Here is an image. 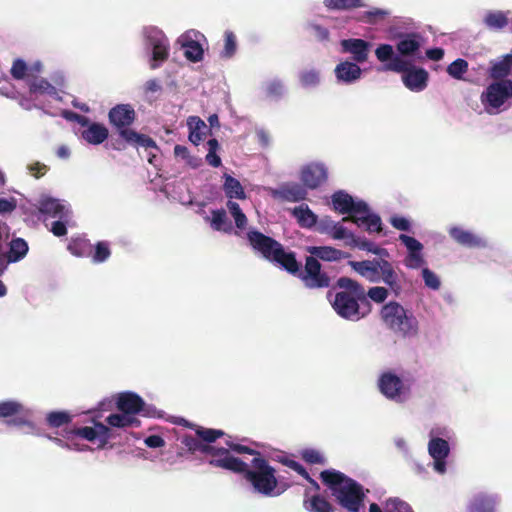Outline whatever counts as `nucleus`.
Returning <instances> with one entry per match:
<instances>
[{"instance_id": "nucleus-1", "label": "nucleus", "mask_w": 512, "mask_h": 512, "mask_svg": "<svg viewBox=\"0 0 512 512\" xmlns=\"http://www.w3.org/2000/svg\"><path fill=\"white\" fill-rule=\"evenodd\" d=\"M226 445L230 450L238 454L254 456L250 465L238 458L242 465L239 470H231V472L242 474L243 478L252 486L256 493L273 497L279 496L286 490L287 486L280 484L275 468L269 464L259 451L231 441H227Z\"/></svg>"}, {"instance_id": "nucleus-2", "label": "nucleus", "mask_w": 512, "mask_h": 512, "mask_svg": "<svg viewBox=\"0 0 512 512\" xmlns=\"http://www.w3.org/2000/svg\"><path fill=\"white\" fill-rule=\"evenodd\" d=\"M336 292L331 301L332 308L341 318L358 321L365 318L372 310V305L366 299L365 288L359 282L343 276L338 278Z\"/></svg>"}, {"instance_id": "nucleus-3", "label": "nucleus", "mask_w": 512, "mask_h": 512, "mask_svg": "<svg viewBox=\"0 0 512 512\" xmlns=\"http://www.w3.org/2000/svg\"><path fill=\"white\" fill-rule=\"evenodd\" d=\"M320 479L330 489L337 503L348 512H360L364 507L363 486L335 469L324 470Z\"/></svg>"}, {"instance_id": "nucleus-4", "label": "nucleus", "mask_w": 512, "mask_h": 512, "mask_svg": "<svg viewBox=\"0 0 512 512\" xmlns=\"http://www.w3.org/2000/svg\"><path fill=\"white\" fill-rule=\"evenodd\" d=\"M331 200L335 211L347 214L342 218V222H352L358 227L364 226L369 233L382 231L380 216L372 213L365 201H354L350 194L342 190L335 192L331 196Z\"/></svg>"}, {"instance_id": "nucleus-5", "label": "nucleus", "mask_w": 512, "mask_h": 512, "mask_svg": "<svg viewBox=\"0 0 512 512\" xmlns=\"http://www.w3.org/2000/svg\"><path fill=\"white\" fill-rule=\"evenodd\" d=\"M137 114L130 104H117L108 113L109 123L115 128L120 138L135 148H157L156 142L148 135L131 129Z\"/></svg>"}, {"instance_id": "nucleus-6", "label": "nucleus", "mask_w": 512, "mask_h": 512, "mask_svg": "<svg viewBox=\"0 0 512 512\" xmlns=\"http://www.w3.org/2000/svg\"><path fill=\"white\" fill-rule=\"evenodd\" d=\"M250 246L269 262L277 264L287 272L297 271L296 254L286 251L284 246L274 238L257 230L247 233Z\"/></svg>"}, {"instance_id": "nucleus-7", "label": "nucleus", "mask_w": 512, "mask_h": 512, "mask_svg": "<svg viewBox=\"0 0 512 512\" xmlns=\"http://www.w3.org/2000/svg\"><path fill=\"white\" fill-rule=\"evenodd\" d=\"M380 317L383 323L398 336L413 337L418 333L416 317L396 301H390L383 305Z\"/></svg>"}, {"instance_id": "nucleus-8", "label": "nucleus", "mask_w": 512, "mask_h": 512, "mask_svg": "<svg viewBox=\"0 0 512 512\" xmlns=\"http://www.w3.org/2000/svg\"><path fill=\"white\" fill-rule=\"evenodd\" d=\"M297 271L289 272L293 276H297L304 286L308 289H325L331 285V277L327 272L322 270L320 261L312 256L305 257L304 268L299 261L296 260Z\"/></svg>"}, {"instance_id": "nucleus-9", "label": "nucleus", "mask_w": 512, "mask_h": 512, "mask_svg": "<svg viewBox=\"0 0 512 512\" xmlns=\"http://www.w3.org/2000/svg\"><path fill=\"white\" fill-rule=\"evenodd\" d=\"M198 452L211 456L209 465L225 470H239L242 465L237 457H234L230 450L224 447L217 448L211 443L201 442Z\"/></svg>"}, {"instance_id": "nucleus-10", "label": "nucleus", "mask_w": 512, "mask_h": 512, "mask_svg": "<svg viewBox=\"0 0 512 512\" xmlns=\"http://www.w3.org/2000/svg\"><path fill=\"white\" fill-rule=\"evenodd\" d=\"M27 417L28 411L20 402L14 400L0 402V418H10L7 421L9 425L33 428L32 422Z\"/></svg>"}, {"instance_id": "nucleus-11", "label": "nucleus", "mask_w": 512, "mask_h": 512, "mask_svg": "<svg viewBox=\"0 0 512 512\" xmlns=\"http://www.w3.org/2000/svg\"><path fill=\"white\" fill-rule=\"evenodd\" d=\"M381 393L388 399L400 401L409 388L403 383V380L392 372H385L381 375L378 382Z\"/></svg>"}, {"instance_id": "nucleus-12", "label": "nucleus", "mask_w": 512, "mask_h": 512, "mask_svg": "<svg viewBox=\"0 0 512 512\" xmlns=\"http://www.w3.org/2000/svg\"><path fill=\"white\" fill-rule=\"evenodd\" d=\"M480 99L488 112H490V108L499 109L508 99L504 80L495 81L488 85L486 90L482 92Z\"/></svg>"}, {"instance_id": "nucleus-13", "label": "nucleus", "mask_w": 512, "mask_h": 512, "mask_svg": "<svg viewBox=\"0 0 512 512\" xmlns=\"http://www.w3.org/2000/svg\"><path fill=\"white\" fill-rule=\"evenodd\" d=\"M74 437H81L90 442L99 439L100 446L103 447L110 438V429L103 423H96L94 427L85 426L66 432L67 439H73Z\"/></svg>"}, {"instance_id": "nucleus-14", "label": "nucleus", "mask_w": 512, "mask_h": 512, "mask_svg": "<svg viewBox=\"0 0 512 512\" xmlns=\"http://www.w3.org/2000/svg\"><path fill=\"white\" fill-rule=\"evenodd\" d=\"M301 181L309 189H316L328 178L327 169L323 164L310 163L301 170Z\"/></svg>"}, {"instance_id": "nucleus-15", "label": "nucleus", "mask_w": 512, "mask_h": 512, "mask_svg": "<svg viewBox=\"0 0 512 512\" xmlns=\"http://www.w3.org/2000/svg\"><path fill=\"white\" fill-rule=\"evenodd\" d=\"M43 70V65L40 61H35L31 65H28L23 59L17 58L13 61L10 69L11 76L15 80H27V83L31 77L40 75Z\"/></svg>"}, {"instance_id": "nucleus-16", "label": "nucleus", "mask_w": 512, "mask_h": 512, "mask_svg": "<svg viewBox=\"0 0 512 512\" xmlns=\"http://www.w3.org/2000/svg\"><path fill=\"white\" fill-rule=\"evenodd\" d=\"M116 407L123 413L138 414L145 407L144 400L134 392L119 393L116 399Z\"/></svg>"}, {"instance_id": "nucleus-17", "label": "nucleus", "mask_w": 512, "mask_h": 512, "mask_svg": "<svg viewBox=\"0 0 512 512\" xmlns=\"http://www.w3.org/2000/svg\"><path fill=\"white\" fill-rule=\"evenodd\" d=\"M449 236L459 245L468 248H484L487 246L486 241L482 237L461 227L450 228Z\"/></svg>"}, {"instance_id": "nucleus-18", "label": "nucleus", "mask_w": 512, "mask_h": 512, "mask_svg": "<svg viewBox=\"0 0 512 512\" xmlns=\"http://www.w3.org/2000/svg\"><path fill=\"white\" fill-rule=\"evenodd\" d=\"M423 37L418 33L400 34L396 49L403 57L416 56L420 50Z\"/></svg>"}, {"instance_id": "nucleus-19", "label": "nucleus", "mask_w": 512, "mask_h": 512, "mask_svg": "<svg viewBox=\"0 0 512 512\" xmlns=\"http://www.w3.org/2000/svg\"><path fill=\"white\" fill-rule=\"evenodd\" d=\"M428 72L423 68L412 66L405 74H402L404 85L411 91H423L428 84Z\"/></svg>"}, {"instance_id": "nucleus-20", "label": "nucleus", "mask_w": 512, "mask_h": 512, "mask_svg": "<svg viewBox=\"0 0 512 512\" xmlns=\"http://www.w3.org/2000/svg\"><path fill=\"white\" fill-rule=\"evenodd\" d=\"M369 42L358 39H344L341 41V47L344 53H350L353 55V59L358 63H363L368 58Z\"/></svg>"}, {"instance_id": "nucleus-21", "label": "nucleus", "mask_w": 512, "mask_h": 512, "mask_svg": "<svg viewBox=\"0 0 512 512\" xmlns=\"http://www.w3.org/2000/svg\"><path fill=\"white\" fill-rule=\"evenodd\" d=\"M350 265L357 273L370 282H380L381 259L351 261Z\"/></svg>"}, {"instance_id": "nucleus-22", "label": "nucleus", "mask_w": 512, "mask_h": 512, "mask_svg": "<svg viewBox=\"0 0 512 512\" xmlns=\"http://www.w3.org/2000/svg\"><path fill=\"white\" fill-rule=\"evenodd\" d=\"M306 251L318 261L336 262L350 256L349 253L332 246H308Z\"/></svg>"}, {"instance_id": "nucleus-23", "label": "nucleus", "mask_w": 512, "mask_h": 512, "mask_svg": "<svg viewBox=\"0 0 512 512\" xmlns=\"http://www.w3.org/2000/svg\"><path fill=\"white\" fill-rule=\"evenodd\" d=\"M335 75L339 82L352 83L361 76V68L353 62L344 61L335 67Z\"/></svg>"}, {"instance_id": "nucleus-24", "label": "nucleus", "mask_w": 512, "mask_h": 512, "mask_svg": "<svg viewBox=\"0 0 512 512\" xmlns=\"http://www.w3.org/2000/svg\"><path fill=\"white\" fill-rule=\"evenodd\" d=\"M496 498L485 493L475 495L467 505L466 512H495Z\"/></svg>"}, {"instance_id": "nucleus-25", "label": "nucleus", "mask_w": 512, "mask_h": 512, "mask_svg": "<svg viewBox=\"0 0 512 512\" xmlns=\"http://www.w3.org/2000/svg\"><path fill=\"white\" fill-rule=\"evenodd\" d=\"M274 195L285 201L298 202L306 198L307 191L298 183H288L276 190Z\"/></svg>"}, {"instance_id": "nucleus-26", "label": "nucleus", "mask_w": 512, "mask_h": 512, "mask_svg": "<svg viewBox=\"0 0 512 512\" xmlns=\"http://www.w3.org/2000/svg\"><path fill=\"white\" fill-rule=\"evenodd\" d=\"M380 281H383L388 285L395 295H399L401 292L402 287L399 282L398 274L394 270L392 264L384 259H381Z\"/></svg>"}, {"instance_id": "nucleus-27", "label": "nucleus", "mask_w": 512, "mask_h": 512, "mask_svg": "<svg viewBox=\"0 0 512 512\" xmlns=\"http://www.w3.org/2000/svg\"><path fill=\"white\" fill-rule=\"evenodd\" d=\"M149 40L152 45V59L160 62L165 61L169 56L168 39L161 31H155V35L149 37Z\"/></svg>"}, {"instance_id": "nucleus-28", "label": "nucleus", "mask_w": 512, "mask_h": 512, "mask_svg": "<svg viewBox=\"0 0 512 512\" xmlns=\"http://www.w3.org/2000/svg\"><path fill=\"white\" fill-rule=\"evenodd\" d=\"M109 135L108 129L101 123L93 122L81 133L82 138L89 144L99 145L103 143Z\"/></svg>"}, {"instance_id": "nucleus-29", "label": "nucleus", "mask_w": 512, "mask_h": 512, "mask_svg": "<svg viewBox=\"0 0 512 512\" xmlns=\"http://www.w3.org/2000/svg\"><path fill=\"white\" fill-rule=\"evenodd\" d=\"M291 214L302 228H312L317 224V216L307 204H301L293 208Z\"/></svg>"}, {"instance_id": "nucleus-30", "label": "nucleus", "mask_w": 512, "mask_h": 512, "mask_svg": "<svg viewBox=\"0 0 512 512\" xmlns=\"http://www.w3.org/2000/svg\"><path fill=\"white\" fill-rule=\"evenodd\" d=\"M39 211L53 218L64 219L67 217V211L64 205H62L59 200L53 198L41 200L39 203Z\"/></svg>"}, {"instance_id": "nucleus-31", "label": "nucleus", "mask_w": 512, "mask_h": 512, "mask_svg": "<svg viewBox=\"0 0 512 512\" xmlns=\"http://www.w3.org/2000/svg\"><path fill=\"white\" fill-rule=\"evenodd\" d=\"M106 422L108 423V425L116 428H138L141 425V421L136 417V415L123 412H121L120 414H110L106 418Z\"/></svg>"}, {"instance_id": "nucleus-32", "label": "nucleus", "mask_w": 512, "mask_h": 512, "mask_svg": "<svg viewBox=\"0 0 512 512\" xmlns=\"http://www.w3.org/2000/svg\"><path fill=\"white\" fill-rule=\"evenodd\" d=\"M187 125L189 127V140L194 145H199V143L203 140L206 130H208L207 125L198 116H190L187 120Z\"/></svg>"}, {"instance_id": "nucleus-33", "label": "nucleus", "mask_w": 512, "mask_h": 512, "mask_svg": "<svg viewBox=\"0 0 512 512\" xmlns=\"http://www.w3.org/2000/svg\"><path fill=\"white\" fill-rule=\"evenodd\" d=\"M303 507L308 512H334L335 510L332 504L325 497L321 495H313L310 498H307V493H305Z\"/></svg>"}, {"instance_id": "nucleus-34", "label": "nucleus", "mask_w": 512, "mask_h": 512, "mask_svg": "<svg viewBox=\"0 0 512 512\" xmlns=\"http://www.w3.org/2000/svg\"><path fill=\"white\" fill-rule=\"evenodd\" d=\"M29 92L31 95H56V88L45 78H40L39 75L31 77L28 82Z\"/></svg>"}, {"instance_id": "nucleus-35", "label": "nucleus", "mask_w": 512, "mask_h": 512, "mask_svg": "<svg viewBox=\"0 0 512 512\" xmlns=\"http://www.w3.org/2000/svg\"><path fill=\"white\" fill-rule=\"evenodd\" d=\"M512 72V54H507L502 60L495 62L489 69V75L495 80H503Z\"/></svg>"}, {"instance_id": "nucleus-36", "label": "nucleus", "mask_w": 512, "mask_h": 512, "mask_svg": "<svg viewBox=\"0 0 512 512\" xmlns=\"http://www.w3.org/2000/svg\"><path fill=\"white\" fill-rule=\"evenodd\" d=\"M224 180L223 190L230 200L246 198V193L239 180L226 173L224 174Z\"/></svg>"}, {"instance_id": "nucleus-37", "label": "nucleus", "mask_w": 512, "mask_h": 512, "mask_svg": "<svg viewBox=\"0 0 512 512\" xmlns=\"http://www.w3.org/2000/svg\"><path fill=\"white\" fill-rule=\"evenodd\" d=\"M8 246L9 249L6 253L13 263L19 262L20 260L25 258L29 250L28 243L23 238L20 237L13 238L9 242Z\"/></svg>"}, {"instance_id": "nucleus-38", "label": "nucleus", "mask_w": 512, "mask_h": 512, "mask_svg": "<svg viewBox=\"0 0 512 512\" xmlns=\"http://www.w3.org/2000/svg\"><path fill=\"white\" fill-rule=\"evenodd\" d=\"M428 451L434 460L446 459L449 454L450 448L446 440L436 437L432 438L428 444Z\"/></svg>"}, {"instance_id": "nucleus-39", "label": "nucleus", "mask_w": 512, "mask_h": 512, "mask_svg": "<svg viewBox=\"0 0 512 512\" xmlns=\"http://www.w3.org/2000/svg\"><path fill=\"white\" fill-rule=\"evenodd\" d=\"M67 249L77 257H89L92 253V245L88 239L75 238L70 241Z\"/></svg>"}, {"instance_id": "nucleus-40", "label": "nucleus", "mask_w": 512, "mask_h": 512, "mask_svg": "<svg viewBox=\"0 0 512 512\" xmlns=\"http://www.w3.org/2000/svg\"><path fill=\"white\" fill-rule=\"evenodd\" d=\"M185 57L192 62H199L203 59V48L198 41L184 39L182 42Z\"/></svg>"}, {"instance_id": "nucleus-41", "label": "nucleus", "mask_w": 512, "mask_h": 512, "mask_svg": "<svg viewBox=\"0 0 512 512\" xmlns=\"http://www.w3.org/2000/svg\"><path fill=\"white\" fill-rule=\"evenodd\" d=\"M324 6L328 10H352L366 7L363 0H324Z\"/></svg>"}, {"instance_id": "nucleus-42", "label": "nucleus", "mask_w": 512, "mask_h": 512, "mask_svg": "<svg viewBox=\"0 0 512 512\" xmlns=\"http://www.w3.org/2000/svg\"><path fill=\"white\" fill-rule=\"evenodd\" d=\"M211 214L210 224L215 231L230 232L232 230V225L229 223L224 209L213 210Z\"/></svg>"}, {"instance_id": "nucleus-43", "label": "nucleus", "mask_w": 512, "mask_h": 512, "mask_svg": "<svg viewBox=\"0 0 512 512\" xmlns=\"http://www.w3.org/2000/svg\"><path fill=\"white\" fill-rule=\"evenodd\" d=\"M345 244L351 248H359L376 255H382L383 253H386L385 249L378 247L375 243L357 236L352 239V242H345Z\"/></svg>"}, {"instance_id": "nucleus-44", "label": "nucleus", "mask_w": 512, "mask_h": 512, "mask_svg": "<svg viewBox=\"0 0 512 512\" xmlns=\"http://www.w3.org/2000/svg\"><path fill=\"white\" fill-rule=\"evenodd\" d=\"M111 256L110 245L107 241H99L95 244L91 257L93 263H103Z\"/></svg>"}, {"instance_id": "nucleus-45", "label": "nucleus", "mask_w": 512, "mask_h": 512, "mask_svg": "<svg viewBox=\"0 0 512 512\" xmlns=\"http://www.w3.org/2000/svg\"><path fill=\"white\" fill-rule=\"evenodd\" d=\"M485 25L490 29H503L508 24L506 15L501 12H489L484 18Z\"/></svg>"}, {"instance_id": "nucleus-46", "label": "nucleus", "mask_w": 512, "mask_h": 512, "mask_svg": "<svg viewBox=\"0 0 512 512\" xmlns=\"http://www.w3.org/2000/svg\"><path fill=\"white\" fill-rule=\"evenodd\" d=\"M195 433L202 442L206 443H214L217 439L225 435L223 430L205 428L203 426H196Z\"/></svg>"}, {"instance_id": "nucleus-47", "label": "nucleus", "mask_w": 512, "mask_h": 512, "mask_svg": "<svg viewBox=\"0 0 512 512\" xmlns=\"http://www.w3.org/2000/svg\"><path fill=\"white\" fill-rule=\"evenodd\" d=\"M47 424L52 428H58L71 422L72 417L65 411L50 412L47 417Z\"/></svg>"}, {"instance_id": "nucleus-48", "label": "nucleus", "mask_w": 512, "mask_h": 512, "mask_svg": "<svg viewBox=\"0 0 512 512\" xmlns=\"http://www.w3.org/2000/svg\"><path fill=\"white\" fill-rule=\"evenodd\" d=\"M237 50V38L236 35L230 31L227 30L224 33V48L221 52V57L223 58H231L234 56Z\"/></svg>"}, {"instance_id": "nucleus-49", "label": "nucleus", "mask_w": 512, "mask_h": 512, "mask_svg": "<svg viewBox=\"0 0 512 512\" xmlns=\"http://www.w3.org/2000/svg\"><path fill=\"white\" fill-rule=\"evenodd\" d=\"M410 504L398 497H390L384 502V512H410Z\"/></svg>"}, {"instance_id": "nucleus-50", "label": "nucleus", "mask_w": 512, "mask_h": 512, "mask_svg": "<svg viewBox=\"0 0 512 512\" xmlns=\"http://www.w3.org/2000/svg\"><path fill=\"white\" fill-rule=\"evenodd\" d=\"M227 208L229 209L231 215L235 220L236 227L239 229H244L247 225V217L241 210L239 204L232 200H229L227 202Z\"/></svg>"}, {"instance_id": "nucleus-51", "label": "nucleus", "mask_w": 512, "mask_h": 512, "mask_svg": "<svg viewBox=\"0 0 512 512\" xmlns=\"http://www.w3.org/2000/svg\"><path fill=\"white\" fill-rule=\"evenodd\" d=\"M208 153L206 155V161L212 167H219L221 165V158L217 155V150L220 145L217 139L212 138L207 142Z\"/></svg>"}, {"instance_id": "nucleus-52", "label": "nucleus", "mask_w": 512, "mask_h": 512, "mask_svg": "<svg viewBox=\"0 0 512 512\" xmlns=\"http://www.w3.org/2000/svg\"><path fill=\"white\" fill-rule=\"evenodd\" d=\"M467 70H468V62L461 58L456 59L447 67V73L451 77L458 79V80L463 78V74L466 73Z\"/></svg>"}, {"instance_id": "nucleus-53", "label": "nucleus", "mask_w": 512, "mask_h": 512, "mask_svg": "<svg viewBox=\"0 0 512 512\" xmlns=\"http://www.w3.org/2000/svg\"><path fill=\"white\" fill-rule=\"evenodd\" d=\"M388 15V12L386 10L380 9V8H373L370 11L364 12L360 17L359 21L368 23V24H376L380 20L385 19V17Z\"/></svg>"}, {"instance_id": "nucleus-54", "label": "nucleus", "mask_w": 512, "mask_h": 512, "mask_svg": "<svg viewBox=\"0 0 512 512\" xmlns=\"http://www.w3.org/2000/svg\"><path fill=\"white\" fill-rule=\"evenodd\" d=\"M413 65L404 60L401 55H394L390 62L386 65V69L394 72L405 74Z\"/></svg>"}, {"instance_id": "nucleus-55", "label": "nucleus", "mask_w": 512, "mask_h": 512, "mask_svg": "<svg viewBox=\"0 0 512 512\" xmlns=\"http://www.w3.org/2000/svg\"><path fill=\"white\" fill-rule=\"evenodd\" d=\"M366 299H371L376 303H383L389 293L388 290L381 286L371 287L368 291L365 290Z\"/></svg>"}, {"instance_id": "nucleus-56", "label": "nucleus", "mask_w": 512, "mask_h": 512, "mask_svg": "<svg viewBox=\"0 0 512 512\" xmlns=\"http://www.w3.org/2000/svg\"><path fill=\"white\" fill-rule=\"evenodd\" d=\"M301 458L308 464H324L325 458L316 449H304L301 451Z\"/></svg>"}, {"instance_id": "nucleus-57", "label": "nucleus", "mask_w": 512, "mask_h": 512, "mask_svg": "<svg viewBox=\"0 0 512 512\" xmlns=\"http://www.w3.org/2000/svg\"><path fill=\"white\" fill-rule=\"evenodd\" d=\"M320 81L319 72L312 69L303 71L300 74V82L304 87L316 86Z\"/></svg>"}, {"instance_id": "nucleus-58", "label": "nucleus", "mask_w": 512, "mask_h": 512, "mask_svg": "<svg viewBox=\"0 0 512 512\" xmlns=\"http://www.w3.org/2000/svg\"><path fill=\"white\" fill-rule=\"evenodd\" d=\"M422 277L427 287L433 290H438L441 286L439 277L429 268L422 269Z\"/></svg>"}, {"instance_id": "nucleus-59", "label": "nucleus", "mask_w": 512, "mask_h": 512, "mask_svg": "<svg viewBox=\"0 0 512 512\" xmlns=\"http://www.w3.org/2000/svg\"><path fill=\"white\" fill-rule=\"evenodd\" d=\"M334 240H343L346 242H352V239L355 237L354 233L347 230L341 223H336L335 228L330 236Z\"/></svg>"}, {"instance_id": "nucleus-60", "label": "nucleus", "mask_w": 512, "mask_h": 512, "mask_svg": "<svg viewBox=\"0 0 512 512\" xmlns=\"http://www.w3.org/2000/svg\"><path fill=\"white\" fill-rule=\"evenodd\" d=\"M404 263L406 267L410 269H418L425 263V261L421 254V251H417L409 252L404 260Z\"/></svg>"}, {"instance_id": "nucleus-61", "label": "nucleus", "mask_w": 512, "mask_h": 512, "mask_svg": "<svg viewBox=\"0 0 512 512\" xmlns=\"http://www.w3.org/2000/svg\"><path fill=\"white\" fill-rule=\"evenodd\" d=\"M308 29L317 41L327 42L330 38V32L326 27L319 24H310Z\"/></svg>"}, {"instance_id": "nucleus-62", "label": "nucleus", "mask_w": 512, "mask_h": 512, "mask_svg": "<svg viewBox=\"0 0 512 512\" xmlns=\"http://www.w3.org/2000/svg\"><path fill=\"white\" fill-rule=\"evenodd\" d=\"M375 55L380 62L390 61L394 56L393 47L390 44H380L375 50Z\"/></svg>"}, {"instance_id": "nucleus-63", "label": "nucleus", "mask_w": 512, "mask_h": 512, "mask_svg": "<svg viewBox=\"0 0 512 512\" xmlns=\"http://www.w3.org/2000/svg\"><path fill=\"white\" fill-rule=\"evenodd\" d=\"M399 240L406 246L409 252H417L423 249V245L414 237L401 234Z\"/></svg>"}, {"instance_id": "nucleus-64", "label": "nucleus", "mask_w": 512, "mask_h": 512, "mask_svg": "<svg viewBox=\"0 0 512 512\" xmlns=\"http://www.w3.org/2000/svg\"><path fill=\"white\" fill-rule=\"evenodd\" d=\"M181 442L187 448L188 451H190L191 453H195L198 452L202 441L198 436L194 437L191 435H185L182 438Z\"/></svg>"}]
</instances>
